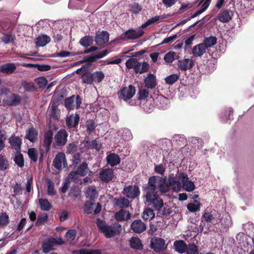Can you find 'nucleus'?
<instances>
[{"mask_svg": "<svg viewBox=\"0 0 254 254\" xmlns=\"http://www.w3.org/2000/svg\"><path fill=\"white\" fill-rule=\"evenodd\" d=\"M38 132L33 127H29L26 130L25 138L31 142H35L38 138Z\"/></svg>", "mask_w": 254, "mask_h": 254, "instance_id": "nucleus-23", "label": "nucleus"}, {"mask_svg": "<svg viewBox=\"0 0 254 254\" xmlns=\"http://www.w3.org/2000/svg\"><path fill=\"white\" fill-rule=\"evenodd\" d=\"M9 223V218L6 212H0V227H4Z\"/></svg>", "mask_w": 254, "mask_h": 254, "instance_id": "nucleus-42", "label": "nucleus"}, {"mask_svg": "<svg viewBox=\"0 0 254 254\" xmlns=\"http://www.w3.org/2000/svg\"><path fill=\"white\" fill-rule=\"evenodd\" d=\"M126 213H127V211H125L123 209L117 212L115 215L116 220L118 221H124L125 220V217Z\"/></svg>", "mask_w": 254, "mask_h": 254, "instance_id": "nucleus-58", "label": "nucleus"}, {"mask_svg": "<svg viewBox=\"0 0 254 254\" xmlns=\"http://www.w3.org/2000/svg\"><path fill=\"white\" fill-rule=\"evenodd\" d=\"M114 176V170L109 168L102 169L99 173L100 180L107 183L112 181Z\"/></svg>", "mask_w": 254, "mask_h": 254, "instance_id": "nucleus-16", "label": "nucleus"}, {"mask_svg": "<svg viewBox=\"0 0 254 254\" xmlns=\"http://www.w3.org/2000/svg\"><path fill=\"white\" fill-rule=\"evenodd\" d=\"M108 53V51L106 49V50L102 52H96L90 55L86 56L83 58V59L80 61V63H87V64L88 63L92 64V63L96 62L97 59L105 57Z\"/></svg>", "mask_w": 254, "mask_h": 254, "instance_id": "nucleus-12", "label": "nucleus"}, {"mask_svg": "<svg viewBox=\"0 0 254 254\" xmlns=\"http://www.w3.org/2000/svg\"><path fill=\"white\" fill-rule=\"evenodd\" d=\"M13 190L14 194L13 196L15 195H20L22 193L23 188L21 186V184L16 183L15 184L13 185L12 187Z\"/></svg>", "mask_w": 254, "mask_h": 254, "instance_id": "nucleus-56", "label": "nucleus"}, {"mask_svg": "<svg viewBox=\"0 0 254 254\" xmlns=\"http://www.w3.org/2000/svg\"><path fill=\"white\" fill-rule=\"evenodd\" d=\"M135 91V87L129 85L127 87H122L118 93V95L120 100L127 101L134 95Z\"/></svg>", "mask_w": 254, "mask_h": 254, "instance_id": "nucleus-6", "label": "nucleus"}, {"mask_svg": "<svg viewBox=\"0 0 254 254\" xmlns=\"http://www.w3.org/2000/svg\"><path fill=\"white\" fill-rule=\"evenodd\" d=\"M77 232L74 229L68 230L65 234V237L70 241H73L76 237Z\"/></svg>", "mask_w": 254, "mask_h": 254, "instance_id": "nucleus-61", "label": "nucleus"}, {"mask_svg": "<svg viewBox=\"0 0 254 254\" xmlns=\"http://www.w3.org/2000/svg\"><path fill=\"white\" fill-rule=\"evenodd\" d=\"M186 252L188 254H198V247L194 243L189 244Z\"/></svg>", "mask_w": 254, "mask_h": 254, "instance_id": "nucleus-57", "label": "nucleus"}, {"mask_svg": "<svg viewBox=\"0 0 254 254\" xmlns=\"http://www.w3.org/2000/svg\"><path fill=\"white\" fill-rule=\"evenodd\" d=\"M64 98V96L62 94H58L55 96L53 100L51 101V105L58 106V105L62 102Z\"/></svg>", "mask_w": 254, "mask_h": 254, "instance_id": "nucleus-62", "label": "nucleus"}, {"mask_svg": "<svg viewBox=\"0 0 254 254\" xmlns=\"http://www.w3.org/2000/svg\"><path fill=\"white\" fill-rule=\"evenodd\" d=\"M48 188L47 193L49 195L53 196L56 194V191L54 188V184L52 181L50 179L47 180Z\"/></svg>", "mask_w": 254, "mask_h": 254, "instance_id": "nucleus-52", "label": "nucleus"}, {"mask_svg": "<svg viewBox=\"0 0 254 254\" xmlns=\"http://www.w3.org/2000/svg\"><path fill=\"white\" fill-rule=\"evenodd\" d=\"M86 130L89 134L92 133L96 127V123L93 120H88L86 122Z\"/></svg>", "mask_w": 254, "mask_h": 254, "instance_id": "nucleus-48", "label": "nucleus"}, {"mask_svg": "<svg viewBox=\"0 0 254 254\" xmlns=\"http://www.w3.org/2000/svg\"><path fill=\"white\" fill-rule=\"evenodd\" d=\"M155 217L153 209L150 207L146 208L142 213V217L145 220H151Z\"/></svg>", "mask_w": 254, "mask_h": 254, "instance_id": "nucleus-34", "label": "nucleus"}, {"mask_svg": "<svg viewBox=\"0 0 254 254\" xmlns=\"http://www.w3.org/2000/svg\"><path fill=\"white\" fill-rule=\"evenodd\" d=\"M108 164L111 167H114L119 164L121 162V159L119 156L115 153H112L108 155L106 157Z\"/></svg>", "mask_w": 254, "mask_h": 254, "instance_id": "nucleus-26", "label": "nucleus"}, {"mask_svg": "<svg viewBox=\"0 0 254 254\" xmlns=\"http://www.w3.org/2000/svg\"><path fill=\"white\" fill-rule=\"evenodd\" d=\"M68 135L67 132L65 129H60L55 135V142L53 143V146L56 145L58 147L64 146L67 141Z\"/></svg>", "mask_w": 254, "mask_h": 254, "instance_id": "nucleus-8", "label": "nucleus"}, {"mask_svg": "<svg viewBox=\"0 0 254 254\" xmlns=\"http://www.w3.org/2000/svg\"><path fill=\"white\" fill-rule=\"evenodd\" d=\"M109 39V34L107 31H97L95 37V41L96 44L101 46L107 43Z\"/></svg>", "mask_w": 254, "mask_h": 254, "instance_id": "nucleus-17", "label": "nucleus"}, {"mask_svg": "<svg viewBox=\"0 0 254 254\" xmlns=\"http://www.w3.org/2000/svg\"><path fill=\"white\" fill-rule=\"evenodd\" d=\"M175 250L180 253L183 254L187 251L188 246L183 240L176 241L174 243Z\"/></svg>", "mask_w": 254, "mask_h": 254, "instance_id": "nucleus-27", "label": "nucleus"}, {"mask_svg": "<svg viewBox=\"0 0 254 254\" xmlns=\"http://www.w3.org/2000/svg\"><path fill=\"white\" fill-rule=\"evenodd\" d=\"M211 0H201L199 3V4H200L203 2L201 8L192 14L190 17V19L197 16L204 12L209 5Z\"/></svg>", "mask_w": 254, "mask_h": 254, "instance_id": "nucleus-33", "label": "nucleus"}, {"mask_svg": "<svg viewBox=\"0 0 254 254\" xmlns=\"http://www.w3.org/2000/svg\"><path fill=\"white\" fill-rule=\"evenodd\" d=\"M126 67L128 69H133L135 73L141 74L147 72L149 69V64L145 62H143L142 64L137 59L130 58L126 62Z\"/></svg>", "mask_w": 254, "mask_h": 254, "instance_id": "nucleus-4", "label": "nucleus"}, {"mask_svg": "<svg viewBox=\"0 0 254 254\" xmlns=\"http://www.w3.org/2000/svg\"><path fill=\"white\" fill-rule=\"evenodd\" d=\"M195 203H190L187 205L188 209L191 212H194L200 210V206L202 205L201 203L197 200H194Z\"/></svg>", "mask_w": 254, "mask_h": 254, "instance_id": "nucleus-40", "label": "nucleus"}, {"mask_svg": "<svg viewBox=\"0 0 254 254\" xmlns=\"http://www.w3.org/2000/svg\"><path fill=\"white\" fill-rule=\"evenodd\" d=\"M130 229L135 233L140 234L146 229V225L140 219L133 221L130 225Z\"/></svg>", "mask_w": 254, "mask_h": 254, "instance_id": "nucleus-18", "label": "nucleus"}, {"mask_svg": "<svg viewBox=\"0 0 254 254\" xmlns=\"http://www.w3.org/2000/svg\"><path fill=\"white\" fill-rule=\"evenodd\" d=\"M194 65L193 61L190 59L179 60L177 63L178 68L182 71L191 69Z\"/></svg>", "mask_w": 254, "mask_h": 254, "instance_id": "nucleus-21", "label": "nucleus"}, {"mask_svg": "<svg viewBox=\"0 0 254 254\" xmlns=\"http://www.w3.org/2000/svg\"><path fill=\"white\" fill-rule=\"evenodd\" d=\"M88 169V164L85 162H83L75 171L71 172L69 175L72 179H74L76 175L84 176L87 174Z\"/></svg>", "mask_w": 254, "mask_h": 254, "instance_id": "nucleus-19", "label": "nucleus"}, {"mask_svg": "<svg viewBox=\"0 0 254 254\" xmlns=\"http://www.w3.org/2000/svg\"><path fill=\"white\" fill-rule=\"evenodd\" d=\"M151 177L156 178V184L159 186V190L162 193L168 192L170 189L174 191H179L182 188V183L177 180L173 174L169 175L168 178L164 179L158 176H153Z\"/></svg>", "mask_w": 254, "mask_h": 254, "instance_id": "nucleus-2", "label": "nucleus"}, {"mask_svg": "<svg viewBox=\"0 0 254 254\" xmlns=\"http://www.w3.org/2000/svg\"><path fill=\"white\" fill-rule=\"evenodd\" d=\"M93 82L99 83L101 82L105 77L104 73L101 71H96L92 73Z\"/></svg>", "mask_w": 254, "mask_h": 254, "instance_id": "nucleus-49", "label": "nucleus"}, {"mask_svg": "<svg viewBox=\"0 0 254 254\" xmlns=\"http://www.w3.org/2000/svg\"><path fill=\"white\" fill-rule=\"evenodd\" d=\"M12 149L15 150L17 152H19L21 150L22 144V139L20 137L15 135H12L8 139Z\"/></svg>", "mask_w": 254, "mask_h": 254, "instance_id": "nucleus-22", "label": "nucleus"}, {"mask_svg": "<svg viewBox=\"0 0 254 254\" xmlns=\"http://www.w3.org/2000/svg\"><path fill=\"white\" fill-rule=\"evenodd\" d=\"M51 41L50 36L46 34H41L35 39V44L38 47H44Z\"/></svg>", "mask_w": 254, "mask_h": 254, "instance_id": "nucleus-24", "label": "nucleus"}, {"mask_svg": "<svg viewBox=\"0 0 254 254\" xmlns=\"http://www.w3.org/2000/svg\"><path fill=\"white\" fill-rule=\"evenodd\" d=\"M209 55L211 56L214 60L217 59L220 56V49H207Z\"/></svg>", "mask_w": 254, "mask_h": 254, "instance_id": "nucleus-60", "label": "nucleus"}, {"mask_svg": "<svg viewBox=\"0 0 254 254\" xmlns=\"http://www.w3.org/2000/svg\"><path fill=\"white\" fill-rule=\"evenodd\" d=\"M93 42V39L92 37L85 36L80 39L79 43L83 47H88L92 45Z\"/></svg>", "mask_w": 254, "mask_h": 254, "instance_id": "nucleus-41", "label": "nucleus"}, {"mask_svg": "<svg viewBox=\"0 0 254 254\" xmlns=\"http://www.w3.org/2000/svg\"><path fill=\"white\" fill-rule=\"evenodd\" d=\"M173 141H175L176 143L180 147H182L184 146L186 143V139L185 137L183 135H181L180 134H175L173 136Z\"/></svg>", "mask_w": 254, "mask_h": 254, "instance_id": "nucleus-50", "label": "nucleus"}, {"mask_svg": "<svg viewBox=\"0 0 254 254\" xmlns=\"http://www.w3.org/2000/svg\"><path fill=\"white\" fill-rule=\"evenodd\" d=\"M80 117L78 114L71 115L67 117L65 120V124L68 128H76L78 126Z\"/></svg>", "mask_w": 254, "mask_h": 254, "instance_id": "nucleus-20", "label": "nucleus"}, {"mask_svg": "<svg viewBox=\"0 0 254 254\" xmlns=\"http://www.w3.org/2000/svg\"><path fill=\"white\" fill-rule=\"evenodd\" d=\"M64 244L62 239L57 240L54 237H50L44 240L42 242L41 249L44 254H48L55 250L54 247L56 245H62Z\"/></svg>", "mask_w": 254, "mask_h": 254, "instance_id": "nucleus-5", "label": "nucleus"}, {"mask_svg": "<svg viewBox=\"0 0 254 254\" xmlns=\"http://www.w3.org/2000/svg\"><path fill=\"white\" fill-rule=\"evenodd\" d=\"M9 167L8 161L6 157L0 154V171H4Z\"/></svg>", "mask_w": 254, "mask_h": 254, "instance_id": "nucleus-44", "label": "nucleus"}, {"mask_svg": "<svg viewBox=\"0 0 254 254\" xmlns=\"http://www.w3.org/2000/svg\"><path fill=\"white\" fill-rule=\"evenodd\" d=\"M180 75L178 74H172L165 78L166 84L171 85L176 82L179 78Z\"/></svg>", "mask_w": 254, "mask_h": 254, "instance_id": "nucleus-45", "label": "nucleus"}, {"mask_svg": "<svg viewBox=\"0 0 254 254\" xmlns=\"http://www.w3.org/2000/svg\"><path fill=\"white\" fill-rule=\"evenodd\" d=\"M82 99L79 95H73L64 100V106L69 110L78 109L80 107Z\"/></svg>", "mask_w": 254, "mask_h": 254, "instance_id": "nucleus-7", "label": "nucleus"}, {"mask_svg": "<svg viewBox=\"0 0 254 254\" xmlns=\"http://www.w3.org/2000/svg\"><path fill=\"white\" fill-rule=\"evenodd\" d=\"M77 151V146L74 142L69 143L66 146V153L74 154Z\"/></svg>", "mask_w": 254, "mask_h": 254, "instance_id": "nucleus-53", "label": "nucleus"}, {"mask_svg": "<svg viewBox=\"0 0 254 254\" xmlns=\"http://www.w3.org/2000/svg\"><path fill=\"white\" fill-rule=\"evenodd\" d=\"M82 254H102L101 251L99 249H83Z\"/></svg>", "mask_w": 254, "mask_h": 254, "instance_id": "nucleus-64", "label": "nucleus"}, {"mask_svg": "<svg viewBox=\"0 0 254 254\" xmlns=\"http://www.w3.org/2000/svg\"><path fill=\"white\" fill-rule=\"evenodd\" d=\"M156 178L150 177L148 183L143 187V191L145 192L144 197L146 201L156 210L160 211L164 205L162 198L156 191L159 186L156 184Z\"/></svg>", "mask_w": 254, "mask_h": 254, "instance_id": "nucleus-1", "label": "nucleus"}, {"mask_svg": "<svg viewBox=\"0 0 254 254\" xmlns=\"http://www.w3.org/2000/svg\"><path fill=\"white\" fill-rule=\"evenodd\" d=\"M60 110L58 109V106L51 105V111L50 113V117L54 120H59L60 116Z\"/></svg>", "mask_w": 254, "mask_h": 254, "instance_id": "nucleus-38", "label": "nucleus"}, {"mask_svg": "<svg viewBox=\"0 0 254 254\" xmlns=\"http://www.w3.org/2000/svg\"><path fill=\"white\" fill-rule=\"evenodd\" d=\"M16 69V65L13 63L5 64L0 67V71L2 73L10 74L14 72Z\"/></svg>", "mask_w": 254, "mask_h": 254, "instance_id": "nucleus-29", "label": "nucleus"}, {"mask_svg": "<svg viewBox=\"0 0 254 254\" xmlns=\"http://www.w3.org/2000/svg\"><path fill=\"white\" fill-rule=\"evenodd\" d=\"M115 204L121 208H127L129 205V201L125 197H120L118 199H115Z\"/></svg>", "mask_w": 254, "mask_h": 254, "instance_id": "nucleus-37", "label": "nucleus"}, {"mask_svg": "<svg viewBox=\"0 0 254 254\" xmlns=\"http://www.w3.org/2000/svg\"><path fill=\"white\" fill-rule=\"evenodd\" d=\"M198 69L202 74H209L216 69L215 64L212 60H208L205 63L200 64Z\"/></svg>", "mask_w": 254, "mask_h": 254, "instance_id": "nucleus-14", "label": "nucleus"}, {"mask_svg": "<svg viewBox=\"0 0 254 254\" xmlns=\"http://www.w3.org/2000/svg\"><path fill=\"white\" fill-rule=\"evenodd\" d=\"M144 32L142 30L139 29L136 30L129 29L125 33L120 36L121 39H135L138 38L142 35Z\"/></svg>", "mask_w": 254, "mask_h": 254, "instance_id": "nucleus-15", "label": "nucleus"}, {"mask_svg": "<svg viewBox=\"0 0 254 254\" xmlns=\"http://www.w3.org/2000/svg\"><path fill=\"white\" fill-rule=\"evenodd\" d=\"M187 191H191L195 189V185L193 182L191 181H188L186 182H184L182 187Z\"/></svg>", "mask_w": 254, "mask_h": 254, "instance_id": "nucleus-54", "label": "nucleus"}, {"mask_svg": "<svg viewBox=\"0 0 254 254\" xmlns=\"http://www.w3.org/2000/svg\"><path fill=\"white\" fill-rule=\"evenodd\" d=\"M21 101V98L16 94H12L6 100V104L9 106H16L19 104Z\"/></svg>", "mask_w": 254, "mask_h": 254, "instance_id": "nucleus-36", "label": "nucleus"}, {"mask_svg": "<svg viewBox=\"0 0 254 254\" xmlns=\"http://www.w3.org/2000/svg\"><path fill=\"white\" fill-rule=\"evenodd\" d=\"M202 221H204L206 222H212V221L214 219L213 215L210 212H204L202 216Z\"/></svg>", "mask_w": 254, "mask_h": 254, "instance_id": "nucleus-63", "label": "nucleus"}, {"mask_svg": "<svg viewBox=\"0 0 254 254\" xmlns=\"http://www.w3.org/2000/svg\"><path fill=\"white\" fill-rule=\"evenodd\" d=\"M150 247L157 253L163 252L167 248L165 240L159 237L153 238L150 242Z\"/></svg>", "mask_w": 254, "mask_h": 254, "instance_id": "nucleus-9", "label": "nucleus"}, {"mask_svg": "<svg viewBox=\"0 0 254 254\" xmlns=\"http://www.w3.org/2000/svg\"><path fill=\"white\" fill-rule=\"evenodd\" d=\"M28 155L30 159L34 162L37 161L38 153L37 150L35 148H31L28 149Z\"/></svg>", "mask_w": 254, "mask_h": 254, "instance_id": "nucleus-51", "label": "nucleus"}, {"mask_svg": "<svg viewBox=\"0 0 254 254\" xmlns=\"http://www.w3.org/2000/svg\"><path fill=\"white\" fill-rule=\"evenodd\" d=\"M53 166L58 170L61 171L62 169V165L64 167L67 166L65 155L63 152L58 153L54 159L53 162Z\"/></svg>", "mask_w": 254, "mask_h": 254, "instance_id": "nucleus-11", "label": "nucleus"}, {"mask_svg": "<svg viewBox=\"0 0 254 254\" xmlns=\"http://www.w3.org/2000/svg\"><path fill=\"white\" fill-rule=\"evenodd\" d=\"M48 219V215L46 213H42L38 216V218L35 223V226L39 227L44 225Z\"/></svg>", "mask_w": 254, "mask_h": 254, "instance_id": "nucleus-39", "label": "nucleus"}, {"mask_svg": "<svg viewBox=\"0 0 254 254\" xmlns=\"http://www.w3.org/2000/svg\"><path fill=\"white\" fill-rule=\"evenodd\" d=\"M53 131L50 129L45 131L44 132L43 146L46 153H48L50 151L51 146L53 140Z\"/></svg>", "mask_w": 254, "mask_h": 254, "instance_id": "nucleus-13", "label": "nucleus"}, {"mask_svg": "<svg viewBox=\"0 0 254 254\" xmlns=\"http://www.w3.org/2000/svg\"><path fill=\"white\" fill-rule=\"evenodd\" d=\"M180 58V54L173 51L168 52L164 57V61L167 63H172L174 61L179 60Z\"/></svg>", "mask_w": 254, "mask_h": 254, "instance_id": "nucleus-31", "label": "nucleus"}, {"mask_svg": "<svg viewBox=\"0 0 254 254\" xmlns=\"http://www.w3.org/2000/svg\"><path fill=\"white\" fill-rule=\"evenodd\" d=\"M15 163L19 167L22 168L24 165V160L23 155L19 152H17L14 158Z\"/></svg>", "mask_w": 254, "mask_h": 254, "instance_id": "nucleus-43", "label": "nucleus"}, {"mask_svg": "<svg viewBox=\"0 0 254 254\" xmlns=\"http://www.w3.org/2000/svg\"><path fill=\"white\" fill-rule=\"evenodd\" d=\"M130 247L135 250H141L143 246L141 240L138 238L132 237L129 240Z\"/></svg>", "mask_w": 254, "mask_h": 254, "instance_id": "nucleus-32", "label": "nucleus"}, {"mask_svg": "<svg viewBox=\"0 0 254 254\" xmlns=\"http://www.w3.org/2000/svg\"><path fill=\"white\" fill-rule=\"evenodd\" d=\"M137 95L139 100H144L148 97L149 91L145 89H139Z\"/></svg>", "mask_w": 254, "mask_h": 254, "instance_id": "nucleus-55", "label": "nucleus"}, {"mask_svg": "<svg viewBox=\"0 0 254 254\" xmlns=\"http://www.w3.org/2000/svg\"><path fill=\"white\" fill-rule=\"evenodd\" d=\"M93 75L89 71H86L82 75V80L84 83L91 84L93 82Z\"/></svg>", "mask_w": 254, "mask_h": 254, "instance_id": "nucleus-46", "label": "nucleus"}, {"mask_svg": "<svg viewBox=\"0 0 254 254\" xmlns=\"http://www.w3.org/2000/svg\"><path fill=\"white\" fill-rule=\"evenodd\" d=\"M14 36L10 34H3L1 37V40L5 44L12 43L14 41Z\"/></svg>", "mask_w": 254, "mask_h": 254, "instance_id": "nucleus-59", "label": "nucleus"}, {"mask_svg": "<svg viewBox=\"0 0 254 254\" xmlns=\"http://www.w3.org/2000/svg\"><path fill=\"white\" fill-rule=\"evenodd\" d=\"M232 15V12L230 10H225L219 14L218 18L220 21L226 23L231 20Z\"/></svg>", "mask_w": 254, "mask_h": 254, "instance_id": "nucleus-28", "label": "nucleus"}, {"mask_svg": "<svg viewBox=\"0 0 254 254\" xmlns=\"http://www.w3.org/2000/svg\"><path fill=\"white\" fill-rule=\"evenodd\" d=\"M217 42V38L214 36H210L206 38L203 44L205 48H211L214 46Z\"/></svg>", "mask_w": 254, "mask_h": 254, "instance_id": "nucleus-47", "label": "nucleus"}, {"mask_svg": "<svg viewBox=\"0 0 254 254\" xmlns=\"http://www.w3.org/2000/svg\"><path fill=\"white\" fill-rule=\"evenodd\" d=\"M144 83L145 87L148 88H154L157 85L155 75L152 73L148 74V76L144 79Z\"/></svg>", "mask_w": 254, "mask_h": 254, "instance_id": "nucleus-25", "label": "nucleus"}, {"mask_svg": "<svg viewBox=\"0 0 254 254\" xmlns=\"http://www.w3.org/2000/svg\"><path fill=\"white\" fill-rule=\"evenodd\" d=\"M123 193L127 198L134 199L140 195V191L138 186L130 185L124 188Z\"/></svg>", "mask_w": 254, "mask_h": 254, "instance_id": "nucleus-10", "label": "nucleus"}, {"mask_svg": "<svg viewBox=\"0 0 254 254\" xmlns=\"http://www.w3.org/2000/svg\"><path fill=\"white\" fill-rule=\"evenodd\" d=\"M86 197L89 198L91 201H94L98 196V192L95 186L88 187L85 191Z\"/></svg>", "mask_w": 254, "mask_h": 254, "instance_id": "nucleus-30", "label": "nucleus"}, {"mask_svg": "<svg viewBox=\"0 0 254 254\" xmlns=\"http://www.w3.org/2000/svg\"><path fill=\"white\" fill-rule=\"evenodd\" d=\"M96 225L99 232L103 234L107 238H111L119 234L122 230V226L118 222L109 225L105 221L98 218Z\"/></svg>", "mask_w": 254, "mask_h": 254, "instance_id": "nucleus-3", "label": "nucleus"}, {"mask_svg": "<svg viewBox=\"0 0 254 254\" xmlns=\"http://www.w3.org/2000/svg\"><path fill=\"white\" fill-rule=\"evenodd\" d=\"M39 203L40 209L43 211H49L52 208V204L47 199L39 198Z\"/></svg>", "mask_w": 254, "mask_h": 254, "instance_id": "nucleus-35", "label": "nucleus"}]
</instances>
